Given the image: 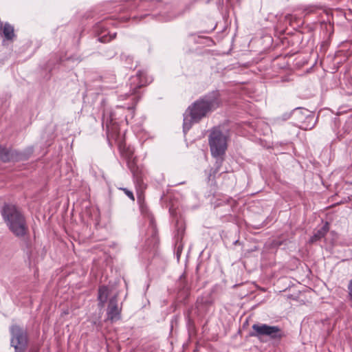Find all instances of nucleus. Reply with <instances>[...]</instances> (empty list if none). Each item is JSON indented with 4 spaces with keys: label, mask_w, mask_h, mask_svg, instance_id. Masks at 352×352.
I'll use <instances>...</instances> for the list:
<instances>
[{
    "label": "nucleus",
    "mask_w": 352,
    "mask_h": 352,
    "mask_svg": "<svg viewBox=\"0 0 352 352\" xmlns=\"http://www.w3.org/2000/svg\"><path fill=\"white\" fill-rule=\"evenodd\" d=\"M120 189L122 190L130 199H131L132 201L135 200V197L132 191L128 190L126 188H120Z\"/></svg>",
    "instance_id": "obj_13"
},
{
    "label": "nucleus",
    "mask_w": 352,
    "mask_h": 352,
    "mask_svg": "<svg viewBox=\"0 0 352 352\" xmlns=\"http://www.w3.org/2000/svg\"><path fill=\"white\" fill-rule=\"evenodd\" d=\"M24 154L17 152L12 148L0 146V160L3 162L19 161L25 159Z\"/></svg>",
    "instance_id": "obj_6"
},
{
    "label": "nucleus",
    "mask_w": 352,
    "mask_h": 352,
    "mask_svg": "<svg viewBox=\"0 0 352 352\" xmlns=\"http://www.w3.org/2000/svg\"><path fill=\"white\" fill-rule=\"evenodd\" d=\"M141 199V194H138V200L140 201Z\"/></svg>",
    "instance_id": "obj_22"
},
{
    "label": "nucleus",
    "mask_w": 352,
    "mask_h": 352,
    "mask_svg": "<svg viewBox=\"0 0 352 352\" xmlns=\"http://www.w3.org/2000/svg\"><path fill=\"white\" fill-rule=\"evenodd\" d=\"M121 308L118 307L117 296H113L109 301L107 310V319L112 322L120 318Z\"/></svg>",
    "instance_id": "obj_7"
},
{
    "label": "nucleus",
    "mask_w": 352,
    "mask_h": 352,
    "mask_svg": "<svg viewBox=\"0 0 352 352\" xmlns=\"http://www.w3.org/2000/svg\"><path fill=\"white\" fill-rule=\"evenodd\" d=\"M142 86V85L141 84V85L135 86L134 88H133V92L131 93V94H135L136 93V89L140 88Z\"/></svg>",
    "instance_id": "obj_18"
},
{
    "label": "nucleus",
    "mask_w": 352,
    "mask_h": 352,
    "mask_svg": "<svg viewBox=\"0 0 352 352\" xmlns=\"http://www.w3.org/2000/svg\"><path fill=\"white\" fill-rule=\"evenodd\" d=\"M211 176H212V173H210V175H209V179H210Z\"/></svg>",
    "instance_id": "obj_24"
},
{
    "label": "nucleus",
    "mask_w": 352,
    "mask_h": 352,
    "mask_svg": "<svg viewBox=\"0 0 352 352\" xmlns=\"http://www.w3.org/2000/svg\"><path fill=\"white\" fill-rule=\"evenodd\" d=\"M109 296V289L107 286H100L98 289V300L99 301L98 305L103 307L107 302Z\"/></svg>",
    "instance_id": "obj_10"
},
{
    "label": "nucleus",
    "mask_w": 352,
    "mask_h": 352,
    "mask_svg": "<svg viewBox=\"0 0 352 352\" xmlns=\"http://www.w3.org/2000/svg\"><path fill=\"white\" fill-rule=\"evenodd\" d=\"M306 119L308 120V121H312L314 120V116H311V115H308V116H305Z\"/></svg>",
    "instance_id": "obj_19"
},
{
    "label": "nucleus",
    "mask_w": 352,
    "mask_h": 352,
    "mask_svg": "<svg viewBox=\"0 0 352 352\" xmlns=\"http://www.w3.org/2000/svg\"><path fill=\"white\" fill-rule=\"evenodd\" d=\"M300 127H301L302 129H305V130H307V129H311L313 127V126H310V127H307V126L304 127L303 126H300Z\"/></svg>",
    "instance_id": "obj_20"
},
{
    "label": "nucleus",
    "mask_w": 352,
    "mask_h": 352,
    "mask_svg": "<svg viewBox=\"0 0 352 352\" xmlns=\"http://www.w3.org/2000/svg\"><path fill=\"white\" fill-rule=\"evenodd\" d=\"M329 230V223L326 222L320 228H319L314 232V235L310 239V242L314 243L317 241L320 240L322 238L324 237L326 234L328 232Z\"/></svg>",
    "instance_id": "obj_8"
},
{
    "label": "nucleus",
    "mask_w": 352,
    "mask_h": 352,
    "mask_svg": "<svg viewBox=\"0 0 352 352\" xmlns=\"http://www.w3.org/2000/svg\"><path fill=\"white\" fill-rule=\"evenodd\" d=\"M11 345L26 347L28 344L27 333L24 329L18 325H12L10 327Z\"/></svg>",
    "instance_id": "obj_5"
},
{
    "label": "nucleus",
    "mask_w": 352,
    "mask_h": 352,
    "mask_svg": "<svg viewBox=\"0 0 352 352\" xmlns=\"http://www.w3.org/2000/svg\"><path fill=\"white\" fill-rule=\"evenodd\" d=\"M6 226L12 233L16 237H23L28 232L25 218L21 211L15 206L6 204L1 210Z\"/></svg>",
    "instance_id": "obj_2"
},
{
    "label": "nucleus",
    "mask_w": 352,
    "mask_h": 352,
    "mask_svg": "<svg viewBox=\"0 0 352 352\" xmlns=\"http://www.w3.org/2000/svg\"><path fill=\"white\" fill-rule=\"evenodd\" d=\"M294 113L296 114H298V113H300V114H302V116L304 114V112L303 111H306L307 113L308 112L307 110L306 109H302L301 108H296L294 110Z\"/></svg>",
    "instance_id": "obj_16"
},
{
    "label": "nucleus",
    "mask_w": 352,
    "mask_h": 352,
    "mask_svg": "<svg viewBox=\"0 0 352 352\" xmlns=\"http://www.w3.org/2000/svg\"><path fill=\"white\" fill-rule=\"evenodd\" d=\"M116 33H114L112 35H110L109 36V38H107L105 36H102L99 38V40L101 41V42H107V41H109L111 40H112L113 38H114L116 37Z\"/></svg>",
    "instance_id": "obj_15"
},
{
    "label": "nucleus",
    "mask_w": 352,
    "mask_h": 352,
    "mask_svg": "<svg viewBox=\"0 0 352 352\" xmlns=\"http://www.w3.org/2000/svg\"><path fill=\"white\" fill-rule=\"evenodd\" d=\"M352 130V120H349L346 121L344 124L342 126V131H343L340 133V136H344L345 134L349 133Z\"/></svg>",
    "instance_id": "obj_11"
},
{
    "label": "nucleus",
    "mask_w": 352,
    "mask_h": 352,
    "mask_svg": "<svg viewBox=\"0 0 352 352\" xmlns=\"http://www.w3.org/2000/svg\"><path fill=\"white\" fill-rule=\"evenodd\" d=\"M15 349V352H24L26 347H22L20 346H13Z\"/></svg>",
    "instance_id": "obj_17"
},
{
    "label": "nucleus",
    "mask_w": 352,
    "mask_h": 352,
    "mask_svg": "<svg viewBox=\"0 0 352 352\" xmlns=\"http://www.w3.org/2000/svg\"><path fill=\"white\" fill-rule=\"evenodd\" d=\"M3 33L5 37L3 43L4 44L6 41H12L16 37L14 34V27L8 23H6L3 25Z\"/></svg>",
    "instance_id": "obj_9"
},
{
    "label": "nucleus",
    "mask_w": 352,
    "mask_h": 352,
    "mask_svg": "<svg viewBox=\"0 0 352 352\" xmlns=\"http://www.w3.org/2000/svg\"><path fill=\"white\" fill-rule=\"evenodd\" d=\"M180 251H181V249H180L179 248H178V249H177V253H179Z\"/></svg>",
    "instance_id": "obj_23"
},
{
    "label": "nucleus",
    "mask_w": 352,
    "mask_h": 352,
    "mask_svg": "<svg viewBox=\"0 0 352 352\" xmlns=\"http://www.w3.org/2000/svg\"><path fill=\"white\" fill-rule=\"evenodd\" d=\"M211 154L214 157H221L227 149V137L218 128H214L209 135Z\"/></svg>",
    "instance_id": "obj_3"
},
{
    "label": "nucleus",
    "mask_w": 352,
    "mask_h": 352,
    "mask_svg": "<svg viewBox=\"0 0 352 352\" xmlns=\"http://www.w3.org/2000/svg\"><path fill=\"white\" fill-rule=\"evenodd\" d=\"M219 167H217L215 170H212V174L214 175L218 171Z\"/></svg>",
    "instance_id": "obj_21"
},
{
    "label": "nucleus",
    "mask_w": 352,
    "mask_h": 352,
    "mask_svg": "<svg viewBox=\"0 0 352 352\" xmlns=\"http://www.w3.org/2000/svg\"><path fill=\"white\" fill-rule=\"evenodd\" d=\"M347 288H348V296H349V300L352 302V279L349 280Z\"/></svg>",
    "instance_id": "obj_14"
},
{
    "label": "nucleus",
    "mask_w": 352,
    "mask_h": 352,
    "mask_svg": "<svg viewBox=\"0 0 352 352\" xmlns=\"http://www.w3.org/2000/svg\"><path fill=\"white\" fill-rule=\"evenodd\" d=\"M221 104L218 91L208 93L191 104L184 113L183 130L186 133L194 123L199 122L208 113L217 109Z\"/></svg>",
    "instance_id": "obj_1"
},
{
    "label": "nucleus",
    "mask_w": 352,
    "mask_h": 352,
    "mask_svg": "<svg viewBox=\"0 0 352 352\" xmlns=\"http://www.w3.org/2000/svg\"><path fill=\"white\" fill-rule=\"evenodd\" d=\"M252 329L254 332L251 333L252 336L258 337L266 336L273 340H280L284 336V333L278 326H270L266 324H254Z\"/></svg>",
    "instance_id": "obj_4"
},
{
    "label": "nucleus",
    "mask_w": 352,
    "mask_h": 352,
    "mask_svg": "<svg viewBox=\"0 0 352 352\" xmlns=\"http://www.w3.org/2000/svg\"><path fill=\"white\" fill-rule=\"evenodd\" d=\"M120 151L128 160H130L131 158H132L133 152L131 150H130L129 148H127L125 150L124 148L122 149L120 147Z\"/></svg>",
    "instance_id": "obj_12"
}]
</instances>
